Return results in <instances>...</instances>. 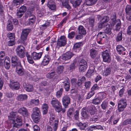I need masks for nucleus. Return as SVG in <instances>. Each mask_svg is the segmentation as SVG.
<instances>
[{
	"label": "nucleus",
	"instance_id": "nucleus-40",
	"mask_svg": "<svg viewBox=\"0 0 131 131\" xmlns=\"http://www.w3.org/2000/svg\"><path fill=\"white\" fill-rule=\"evenodd\" d=\"M122 32L121 31L117 35L116 40L117 42H119L122 40Z\"/></svg>",
	"mask_w": 131,
	"mask_h": 131
},
{
	"label": "nucleus",
	"instance_id": "nucleus-57",
	"mask_svg": "<svg viewBox=\"0 0 131 131\" xmlns=\"http://www.w3.org/2000/svg\"><path fill=\"white\" fill-rule=\"evenodd\" d=\"M27 7L26 6L24 5H23L21 6L18 10L21 12H22L24 13L26 12L27 10Z\"/></svg>",
	"mask_w": 131,
	"mask_h": 131
},
{
	"label": "nucleus",
	"instance_id": "nucleus-6",
	"mask_svg": "<svg viewBox=\"0 0 131 131\" xmlns=\"http://www.w3.org/2000/svg\"><path fill=\"white\" fill-rule=\"evenodd\" d=\"M109 17L107 16H105L101 18V22L99 24L98 28L99 29H102L107 26L109 24L106 23L109 20Z\"/></svg>",
	"mask_w": 131,
	"mask_h": 131
},
{
	"label": "nucleus",
	"instance_id": "nucleus-7",
	"mask_svg": "<svg viewBox=\"0 0 131 131\" xmlns=\"http://www.w3.org/2000/svg\"><path fill=\"white\" fill-rule=\"evenodd\" d=\"M25 48L22 45L18 46L16 49L17 55L21 58L25 56Z\"/></svg>",
	"mask_w": 131,
	"mask_h": 131
},
{
	"label": "nucleus",
	"instance_id": "nucleus-19",
	"mask_svg": "<svg viewBox=\"0 0 131 131\" xmlns=\"http://www.w3.org/2000/svg\"><path fill=\"white\" fill-rule=\"evenodd\" d=\"M116 49L117 51L119 54L125 55L126 54V52H125L126 49L121 45H118L116 47Z\"/></svg>",
	"mask_w": 131,
	"mask_h": 131
},
{
	"label": "nucleus",
	"instance_id": "nucleus-44",
	"mask_svg": "<svg viewBox=\"0 0 131 131\" xmlns=\"http://www.w3.org/2000/svg\"><path fill=\"white\" fill-rule=\"evenodd\" d=\"M7 36L10 40H15V35L14 33L9 32L7 34Z\"/></svg>",
	"mask_w": 131,
	"mask_h": 131
},
{
	"label": "nucleus",
	"instance_id": "nucleus-22",
	"mask_svg": "<svg viewBox=\"0 0 131 131\" xmlns=\"http://www.w3.org/2000/svg\"><path fill=\"white\" fill-rule=\"evenodd\" d=\"M50 60V58L48 54H46L43 58L41 63V64L45 66L47 65Z\"/></svg>",
	"mask_w": 131,
	"mask_h": 131
},
{
	"label": "nucleus",
	"instance_id": "nucleus-48",
	"mask_svg": "<svg viewBox=\"0 0 131 131\" xmlns=\"http://www.w3.org/2000/svg\"><path fill=\"white\" fill-rule=\"evenodd\" d=\"M128 124L131 125V118H129L124 121L122 125H125Z\"/></svg>",
	"mask_w": 131,
	"mask_h": 131
},
{
	"label": "nucleus",
	"instance_id": "nucleus-64",
	"mask_svg": "<svg viewBox=\"0 0 131 131\" xmlns=\"http://www.w3.org/2000/svg\"><path fill=\"white\" fill-rule=\"evenodd\" d=\"M3 77L5 79L8 80L9 79V75L8 74L7 72L4 71H3Z\"/></svg>",
	"mask_w": 131,
	"mask_h": 131
},
{
	"label": "nucleus",
	"instance_id": "nucleus-36",
	"mask_svg": "<svg viewBox=\"0 0 131 131\" xmlns=\"http://www.w3.org/2000/svg\"><path fill=\"white\" fill-rule=\"evenodd\" d=\"M27 96L26 94H21L17 97V100L19 101H23L26 100Z\"/></svg>",
	"mask_w": 131,
	"mask_h": 131
},
{
	"label": "nucleus",
	"instance_id": "nucleus-24",
	"mask_svg": "<svg viewBox=\"0 0 131 131\" xmlns=\"http://www.w3.org/2000/svg\"><path fill=\"white\" fill-rule=\"evenodd\" d=\"M70 3L72 4L73 6L76 8L79 6L82 2V0H72L70 1Z\"/></svg>",
	"mask_w": 131,
	"mask_h": 131
},
{
	"label": "nucleus",
	"instance_id": "nucleus-27",
	"mask_svg": "<svg viewBox=\"0 0 131 131\" xmlns=\"http://www.w3.org/2000/svg\"><path fill=\"white\" fill-rule=\"evenodd\" d=\"M112 70L111 67H108L105 68L103 72V75L104 76H107L110 75Z\"/></svg>",
	"mask_w": 131,
	"mask_h": 131
},
{
	"label": "nucleus",
	"instance_id": "nucleus-53",
	"mask_svg": "<svg viewBox=\"0 0 131 131\" xmlns=\"http://www.w3.org/2000/svg\"><path fill=\"white\" fill-rule=\"evenodd\" d=\"M104 34V32H99L97 35V39L98 40L99 39H102V38H105L103 34Z\"/></svg>",
	"mask_w": 131,
	"mask_h": 131
},
{
	"label": "nucleus",
	"instance_id": "nucleus-31",
	"mask_svg": "<svg viewBox=\"0 0 131 131\" xmlns=\"http://www.w3.org/2000/svg\"><path fill=\"white\" fill-rule=\"evenodd\" d=\"M77 126L79 127L81 130H84L88 126L86 123H82L81 122L76 124Z\"/></svg>",
	"mask_w": 131,
	"mask_h": 131
},
{
	"label": "nucleus",
	"instance_id": "nucleus-50",
	"mask_svg": "<svg viewBox=\"0 0 131 131\" xmlns=\"http://www.w3.org/2000/svg\"><path fill=\"white\" fill-rule=\"evenodd\" d=\"M83 45V43L82 42L77 43H75L73 47L74 49H76L79 48L81 46H82Z\"/></svg>",
	"mask_w": 131,
	"mask_h": 131
},
{
	"label": "nucleus",
	"instance_id": "nucleus-51",
	"mask_svg": "<svg viewBox=\"0 0 131 131\" xmlns=\"http://www.w3.org/2000/svg\"><path fill=\"white\" fill-rule=\"evenodd\" d=\"M31 29L30 28H26L22 29V33L28 35L29 33L30 32Z\"/></svg>",
	"mask_w": 131,
	"mask_h": 131
},
{
	"label": "nucleus",
	"instance_id": "nucleus-25",
	"mask_svg": "<svg viewBox=\"0 0 131 131\" xmlns=\"http://www.w3.org/2000/svg\"><path fill=\"white\" fill-rule=\"evenodd\" d=\"M110 26L109 24L105 27V28L103 30V32L104 34L108 35H110L112 34V28L110 27Z\"/></svg>",
	"mask_w": 131,
	"mask_h": 131
},
{
	"label": "nucleus",
	"instance_id": "nucleus-32",
	"mask_svg": "<svg viewBox=\"0 0 131 131\" xmlns=\"http://www.w3.org/2000/svg\"><path fill=\"white\" fill-rule=\"evenodd\" d=\"M31 117L34 122L38 123L41 120V115L31 116Z\"/></svg>",
	"mask_w": 131,
	"mask_h": 131
},
{
	"label": "nucleus",
	"instance_id": "nucleus-1",
	"mask_svg": "<svg viewBox=\"0 0 131 131\" xmlns=\"http://www.w3.org/2000/svg\"><path fill=\"white\" fill-rule=\"evenodd\" d=\"M42 53V52H40L38 53L34 52L31 53V56L28 52H27L26 57L28 62L32 64L34 62L33 59L35 60L39 59L41 58Z\"/></svg>",
	"mask_w": 131,
	"mask_h": 131
},
{
	"label": "nucleus",
	"instance_id": "nucleus-20",
	"mask_svg": "<svg viewBox=\"0 0 131 131\" xmlns=\"http://www.w3.org/2000/svg\"><path fill=\"white\" fill-rule=\"evenodd\" d=\"M18 112L24 117H27L29 116V113L28 110L24 107L20 108Z\"/></svg>",
	"mask_w": 131,
	"mask_h": 131
},
{
	"label": "nucleus",
	"instance_id": "nucleus-59",
	"mask_svg": "<svg viewBox=\"0 0 131 131\" xmlns=\"http://www.w3.org/2000/svg\"><path fill=\"white\" fill-rule=\"evenodd\" d=\"M99 87L98 86L97 84H95L93 86L91 89V90L93 92H95L96 90H98L99 89Z\"/></svg>",
	"mask_w": 131,
	"mask_h": 131
},
{
	"label": "nucleus",
	"instance_id": "nucleus-10",
	"mask_svg": "<svg viewBox=\"0 0 131 131\" xmlns=\"http://www.w3.org/2000/svg\"><path fill=\"white\" fill-rule=\"evenodd\" d=\"M74 55V54L72 52L68 51L62 55L60 58L62 60L65 61L70 60Z\"/></svg>",
	"mask_w": 131,
	"mask_h": 131
},
{
	"label": "nucleus",
	"instance_id": "nucleus-46",
	"mask_svg": "<svg viewBox=\"0 0 131 131\" xmlns=\"http://www.w3.org/2000/svg\"><path fill=\"white\" fill-rule=\"evenodd\" d=\"M95 19L94 18H89V23L90 26L93 27L95 25Z\"/></svg>",
	"mask_w": 131,
	"mask_h": 131
},
{
	"label": "nucleus",
	"instance_id": "nucleus-11",
	"mask_svg": "<svg viewBox=\"0 0 131 131\" xmlns=\"http://www.w3.org/2000/svg\"><path fill=\"white\" fill-rule=\"evenodd\" d=\"M12 66L14 67L21 64L20 60L16 56H14L12 57L11 60Z\"/></svg>",
	"mask_w": 131,
	"mask_h": 131
},
{
	"label": "nucleus",
	"instance_id": "nucleus-12",
	"mask_svg": "<svg viewBox=\"0 0 131 131\" xmlns=\"http://www.w3.org/2000/svg\"><path fill=\"white\" fill-rule=\"evenodd\" d=\"M66 43V38L64 36H61L58 40L57 46L59 48L64 46Z\"/></svg>",
	"mask_w": 131,
	"mask_h": 131
},
{
	"label": "nucleus",
	"instance_id": "nucleus-18",
	"mask_svg": "<svg viewBox=\"0 0 131 131\" xmlns=\"http://www.w3.org/2000/svg\"><path fill=\"white\" fill-rule=\"evenodd\" d=\"M86 109L87 112L91 115H94L97 111V110L92 105L88 106Z\"/></svg>",
	"mask_w": 131,
	"mask_h": 131
},
{
	"label": "nucleus",
	"instance_id": "nucleus-13",
	"mask_svg": "<svg viewBox=\"0 0 131 131\" xmlns=\"http://www.w3.org/2000/svg\"><path fill=\"white\" fill-rule=\"evenodd\" d=\"M16 71L18 74L20 76L24 75L26 73V71L21 64L16 67Z\"/></svg>",
	"mask_w": 131,
	"mask_h": 131
},
{
	"label": "nucleus",
	"instance_id": "nucleus-52",
	"mask_svg": "<svg viewBox=\"0 0 131 131\" xmlns=\"http://www.w3.org/2000/svg\"><path fill=\"white\" fill-rule=\"evenodd\" d=\"M64 67L63 66H58L57 68V71L58 73L60 74L63 72Z\"/></svg>",
	"mask_w": 131,
	"mask_h": 131
},
{
	"label": "nucleus",
	"instance_id": "nucleus-47",
	"mask_svg": "<svg viewBox=\"0 0 131 131\" xmlns=\"http://www.w3.org/2000/svg\"><path fill=\"white\" fill-rule=\"evenodd\" d=\"M25 89L27 91L30 92L32 91L33 90V88L31 85H28L25 87Z\"/></svg>",
	"mask_w": 131,
	"mask_h": 131
},
{
	"label": "nucleus",
	"instance_id": "nucleus-17",
	"mask_svg": "<svg viewBox=\"0 0 131 131\" xmlns=\"http://www.w3.org/2000/svg\"><path fill=\"white\" fill-rule=\"evenodd\" d=\"M125 10L127 14L126 17L127 19L129 21L131 20V5H127Z\"/></svg>",
	"mask_w": 131,
	"mask_h": 131
},
{
	"label": "nucleus",
	"instance_id": "nucleus-43",
	"mask_svg": "<svg viewBox=\"0 0 131 131\" xmlns=\"http://www.w3.org/2000/svg\"><path fill=\"white\" fill-rule=\"evenodd\" d=\"M39 101L38 99H32L31 100L30 104L33 106L38 105L39 104Z\"/></svg>",
	"mask_w": 131,
	"mask_h": 131
},
{
	"label": "nucleus",
	"instance_id": "nucleus-54",
	"mask_svg": "<svg viewBox=\"0 0 131 131\" xmlns=\"http://www.w3.org/2000/svg\"><path fill=\"white\" fill-rule=\"evenodd\" d=\"M63 91V89L61 88L57 92L56 96L57 98L60 97L61 96Z\"/></svg>",
	"mask_w": 131,
	"mask_h": 131
},
{
	"label": "nucleus",
	"instance_id": "nucleus-42",
	"mask_svg": "<svg viewBox=\"0 0 131 131\" xmlns=\"http://www.w3.org/2000/svg\"><path fill=\"white\" fill-rule=\"evenodd\" d=\"M118 105L123 106L125 105V106L126 107L127 105L126 100L124 99H122L119 100L118 102Z\"/></svg>",
	"mask_w": 131,
	"mask_h": 131
},
{
	"label": "nucleus",
	"instance_id": "nucleus-23",
	"mask_svg": "<svg viewBox=\"0 0 131 131\" xmlns=\"http://www.w3.org/2000/svg\"><path fill=\"white\" fill-rule=\"evenodd\" d=\"M81 114L84 119H87L89 117V115L87 113L86 107H84L82 109Z\"/></svg>",
	"mask_w": 131,
	"mask_h": 131
},
{
	"label": "nucleus",
	"instance_id": "nucleus-15",
	"mask_svg": "<svg viewBox=\"0 0 131 131\" xmlns=\"http://www.w3.org/2000/svg\"><path fill=\"white\" fill-rule=\"evenodd\" d=\"M110 18L111 20L110 22V26L113 27L117 23V19H116V14L114 13L111 15Z\"/></svg>",
	"mask_w": 131,
	"mask_h": 131
},
{
	"label": "nucleus",
	"instance_id": "nucleus-35",
	"mask_svg": "<svg viewBox=\"0 0 131 131\" xmlns=\"http://www.w3.org/2000/svg\"><path fill=\"white\" fill-rule=\"evenodd\" d=\"M4 6L2 3L0 2V15L3 18L4 17Z\"/></svg>",
	"mask_w": 131,
	"mask_h": 131
},
{
	"label": "nucleus",
	"instance_id": "nucleus-5",
	"mask_svg": "<svg viewBox=\"0 0 131 131\" xmlns=\"http://www.w3.org/2000/svg\"><path fill=\"white\" fill-rule=\"evenodd\" d=\"M55 116L51 114L49 121V124L53 126L54 131H56L58 125L59 121L55 118Z\"/></svg>",
	"mask_w": 131,
	"mask_h": 131
},
{
	"label": "nucleus",
	"instance_id": "nucleus-34",
	"mask_svg": "<svg viewBox=\"0 0 131 131\" xmlns=\"http://www.w3.org/2000/svg\"><path fill=\"white\" fill-rule=\"evenodd\" d=\"M108 102L104 100L103 101L101 105L102 108L103 110H105L107 109L108 107Z\"/></svg>",
	"mask_w": 131,
	"mask_h": 131
},
{
	"label": "nucleus",
	"instance_id": "nucleus-56",
	"mask_svg": "<svg viewBox=\"0 0 131 131\" xmlns=\"http://www.w3.org/2000/svg\"><path fill=\"white\" fill-rule=\"evenodd\" d=\"M79 71L80 72H84L86 70L87 66H79Z\"/></svg>",
	"mask_w": 131,
	"mask_h": 131
},
{
	"label": "nucleus",
	"instance_id": "nucleus-45",
	"mask_svg": "<svg viewBox=\"0 0 131 131\" xmlns=\"http://www.w3.org/2000/svg\"><path fill=\"white\" fill-rule=\"evenodd\" d=\"M76 64V62H74L70 65L68 69L71 71H73L75 69L76 67V66H75Z\"/></svg>",
	"mask_w": 131,
	"mask_h": 131
},
{
	"label": "nucleus",
	"instance_id": "nucleus-9",
	"mask_svg": "<svg viewBox=\"0 0 131 131\" xmlns=\"http://www.w3.org/2000/svg\"><path fill=\"white\" fill-rule=\"evenodd\" d=\"M104 94L101 93H99L98 96L92 100V103L94 105H98L100 104L104 99Z\"/></svg>",
	"mask_w": 131,
	"mask_h": 131
},
{
	"label": "nucleus",
	"instance_id": "nucleus-2",
	"mask_svg": "<svg viewBox=\"0 0 131 131\" xmlns=\"http://www.w3.org/2000/svg\"><path fill=\"white\" fill-rule=\"evenodd\" d=\"M22 124V120L21 118H17L15 121L13 119H10L8 126L11 128V130H14L16 128L20 127Z\"/></svg>",
	"mask_w": 131,
	"mask_h": 131
},
{
	"label": "nucleus",
	"instance_id": "nucleus-62",
	"mask_svg": "<svg viewBox=\"0 0 131 131\" xmlns=\"http://www.w3.org/2000/svg\"><path fill=\"white\" fill-rule=\"evenodd\" d=\"M55 74V72H52L50 73H49L47 75V77L49 79L52 78Z\"/></svg>",
	"mask_w": 131,
	"mask_h": 131
},
{
	"label": "nucleus",
	"instance_id": "nucleus-14",
	"mask_svg": "<svg viewBox=\"0 0 131 131\" xmlns=\"http://www.w3.org/2000/svg\"><path fill=\"white\" fill-rule=\"evenodd\" d=\"M9 86L13 90H17L19 88L20 84L17 82L12 80L10 82Z\"/></svg>",
	"mask_w": 131,
	"mask_h": 131
},
{
	"label": "nucleus",
	"instance_id": "nucleus-38",
	"mask_svg": "<svg viewBox=\"0 0 131 131\" xmlns=\"http://www.w3.org/2000/svg\"><path fill=\"white\" fill-rule=\"evenodd\" d=\"M23 0H14L13 4L14 6L17 7H18L20 4H22L23 2Z\"/></svg>",
	"mask_w": 131,
	"mask_h": 131
},
{
	"label": "nucleus",
	"instance_id": "nucleus-63",
	"mask_svg": "<svg viewBox=\"0 0 131 131\" xmlns=\"http://www.w3.org/2000/svg\"><path fill=\"white\" fill-rule=\"evenodd\" d=\"M15 40H10L8 41L7 44L9 46H12L14 45L15 44Z\"/></svg>",
	"mask_w": 131,
	"mask_h": 131
},
{
	"label": "nucleus",
	"instance_id": "nucleus-8",
	"mask_svg": "<svg viewBox=\"0 0 131 131\" xmlns=\"http://www.w3.org/2000/svg\"><path fill=\"white\" fill-rule=\"evenodd\" d=\"M110 51L106 50L105 51L102 52V55L104 61L109 63L111 61V57L109 53Z\"/></svg>",
	"mask_w": 131,
	"mask_h": 131
},
{
	"label": "nucleus",
	"instance_id": "nucleus-28",
	"mask_svg": "<svg viewBox=\"0 0 131 131\" xmlns=\"http://www.w3.org/2000/svg\"><path fill=\"white\" fill-rule=\"evenodd\" d=\"M36 17L33 14L30 15L29 18L28 20L27 25H30L33 24L35 23Z\"/></svg>",
	"mask_w": 131,
	"mask_h": 131
},
{
	"label": "nucleus",
	"instance_id": "nucleus-21",
	"mask_svg": "<svg viewBox=\"0 0 131 131\" xmlns=\"http://www.w3.org/2000/svg\"><path fill=\"white\" fill-rule=\"evenodd\" d=\"M4 66L5 68L7 69H9L10 66V59L8 57H6L4 60Z\"/></svg>",
	"mask_w": 131,
	"mask_h": 131
},
{
	"label": "nucleus",
	"instance_id": "nucleus-55",
	"mask_svg": "<svg viewBox=\"0 0 131 131\" xmlns=\"http://www.w3.org/2000/svg\"><path fill=\"white\" fill-rule=\"evenodd\" d=\"M79 66H87L86 62L85 60L83 59L81 60L79 63Z\"/></svg>",
	"mask_w": 131,
	"mask_h": 131
},
{
	"label": "nucleus",
	"instance_id": "nucleus-37",
	"mask_svg": "<svg viewBox=\"0 0 131 131\" xmlns=\"http://www.w3.org/2000/svg\"><path fill=\"white\" fill-rule=\"evenodd\" d=\"M13 28L12 23L10 20H8L7 23V30L11 31Z\"/></svg>",
	"mask_w": 131,
	"mask_h": 131
},
{
	"label": "nucleus",
	"instance_id": "nucleus-16",
	"mask_svg": "<svg viewBox=\"0 0 131 131\" xmlns=\"http://www.w3.org/2000/svg\"><path fill=\"white\" fill-rule=\"evenodd\" d=\"M70 98L68 95H65L63 97L62 99L63 104L65 108L70 103Z\"/></svg>",
	"mask_w": 131,
	"mask_h": 131
},
{
	"label": "nucleus",
	"instance_id": "nucleus-49",
	"mask_svg": "<svg viewBox=\"0 0 131 131\" xmlns=\"http://www.w3.org/2000/svg\"><path fill=\"white\" fill-rule=\"evenodd\" d=\"M85 80V78L84 77H82L81 79L78 80V85L79 86H80L82 83L84 82Z\"/></svg>",
	"mask_w": 131,
	"mask_h": 131
},
{
	"label": "nucleus",
	"instance_id": "nucleus-39",
	"mask_svg": "<svg viewBox=\"0 0 131 131\" xmlns=\"http://www.w3.org/2000/svg\"><path fill=\"white\" fill-rule=\"evenodd\" d=\"M47 6L51 10H53L56 8L55 4L54 3H51V1L48 2Z\"/></svg>",
	"mask_w": 131,
	"mask_h": 131
},
{
	"label": "nucleus",
	"instance_id": "nucleus-29",
	"mask_svg": "<svg viewBox=\"0 0 131 131\" xmlns=\"http://www.w3.org/2000/svg\"><path fill=\"white\" fill-rule=\"evenodd\" d=\"M41 115V113L39 109L37 107H35L33 108V112L31 116Z\"/></svg>",
	"mask_w": 131,
	"mask_h": 131
},
{
	"label": "nucleus",
	"instance_id": "nucleus-41",
	"mask_svg": "<svg viewBox=\"0 0 131 131\" xmlns=\"http://www.w3.org/2000/svg\"><path fill=\"white\" fill-rule=\"evenodd\" d=\"M97 0H86V4L88 6L92 5L95 4Z\"/></svg>",
	"mask_w": 131,
	"mask_h": 131
},
{
	"label": "nucleus",
	"instance_id": "nucleus-58",
	"mask_svg": "<svg viewBox=\"0 0 131 131\" xmlns=\"http://www.w3.org/2000/svg\"><path fill=\"white\" fill-rule=\"evenodd\" d=\"M95 92H93L91 90V91H90V92L88 94L86 98V99H89L94 94Z\"/></svg>",
	"mask_w": 131,
	"mask_h": 131
},
{
	"label": "nucleus",
	"instance_id": "nucleus-60",
	"mask_svg": "<svg viewBox=\"0 0 131 131\" xmlns=\"http://www.w3.org/2000/svg\"><path fill=\"white\" fill-rule=\"evenodd\" d=\"M28 36V35L21 32L20 38L23 41L26 40L27 39Z\"/></svg>",
	"mask_w": 131,
	"mask_h": 131
},
{
	"label": "nucleus",
	"instance_id": "nucleus-61",
	"mask_svg": "<svg viewBox=\"0 0 131 131\" xmlns=\"http://www.w3.org/2000/svg\"><path fill=\"white\" fill-rule=\"evenodd\" d=\"M74 112L73 108H70L68 111L67 112V115L68 117H70V116Z\"/></svg>",
	"mask_w": 131,
	"mask_h": 131
},
{
	"label": "nucleus",
	"instance_id": "nucleus-33",
	"mask_svg": "<svg viewBox=\"0 0 131 131\" xmlns=\"http://www.w3.org/2000/svg\"><path fill=\"white\" fill-rule=\"evenodd\" d=\"M90 55L92 58H95L97 55V53L96 50L93 49L90 50Z\"/></svg>",
	"mask_w": 131,
	"mask_h": 131
},
{
	"label": "nucleus",
	"instance_id": "nucleus-3",
	"mask_svg": "<svg viewBox=\"0 0 131 131\" xmlns=\"http://www.w3.org/2000/svg\"><path fill=\"white\" fill-rule=\"evenodd\" d=\"M51 104L52 107L59 112L61 111L62 107L60 101L56 98H53L51 101Z\"/></svg>",
	"mask_w": 131,
	"mask_h": 131
},
{
	"label": "nucleus",
	"instance_id": "nucleus-30",
	"mask_svg": "<svg viewBox=\"0 0 131 131\" xmlns=\"http://www.w3.org/2000/svg\"><path fill=\"white\" fill-rule=\"evenodd\" d=\"M121 23L120 19H117V23L115 24L114 30L116 31H119L121 29Z\"/></svg>",
	"mask_w": 131,
	"mask_h": 131
},
{
	"label": "nucleus",
	"instance_id": "nucleus-26",
	"mask_svg": "<svg viewBox=\"0 0 131 131\" xmlns=\"http://www.w3.org/2000/svg\"><path fill=\"white\" fill-rule=\"evenodd\" d=\"M66 81L63 82V83L65 91H68L69 90L70 88V80L68 78L67 80L66 79Z\"/></svg>",
	"mask_w": 131,
	"mask_h": 131
},
{
	"label": "nucleus",
	"instance_id": "nucleus-4",
	"mask_svg": "<svg viewBox=\"0 0 131 131\" xmlns=\"http://www.w3.org/2000/svg\"><path fill=\"white\" fill-rule=\"evenodd\" d=\"M78 34L75 37L77 39L79 40L81 39L86 34V31L85 28L83 26L81 25L79 26L78 28Z\"/></svg>",
	"mask_w": 131,
	"mask_h": 131
}]
</instances>
